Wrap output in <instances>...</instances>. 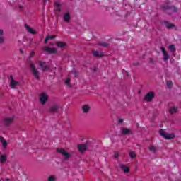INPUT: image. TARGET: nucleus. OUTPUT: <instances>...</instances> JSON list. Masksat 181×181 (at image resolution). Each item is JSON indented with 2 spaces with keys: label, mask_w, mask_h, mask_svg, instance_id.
I'll list each match as a JSON object with an SVG mask.
<instances>
[{
  "label": "nucleus",
  "mask_w": 181,
  "mask_h": 181,
  "mask_svg": "<svg viewBox=\"0 0 181 181\" xmlns=\"http://www.w3.org/2000/svg\"><path fill=\"white\" fill-rule=\"evenodd\" d=\"M30 69L35 78H36V80H40V74L33 62H30Z\"/></svg>",
  "instance_id": "obj_1"
},
{
  "label": "nucleus",
  "mask_w": 181,
  "mask_h": 181,
  "mask_svg": "<svg viewBox=\"0 0 181 181\" xmlns=\"http://www.w3.org/2000/svg\"><path fill=\"white\" fill-rule=\"evenodd\" d=\"M162 8L163 9L164 12L168 15H170V13L173 12H177V8L175 6L163 5L162 6Z\"/></svg>",
  "instance_id": "obj_2"
},
{
  "label": "nucleus",
  "mask_w": 181,
  "mask_h": 181,
  "mask_svg": "<svg viewBox=\"0 0 181 181\" xmlns=\"http://www.w3.org/2000/svg\"><path fill=\"white\" fill-rule=\"evenodd\" d=\"M57 152L64 156V160H69V159H70L71 157V155H70V153H67V151L63 148H57Z\"/></svg>",
  "instance_id": "obj_3"
},
{
  "label": "nucleus",
  "mask_w": 181,
  "mask_h": 181,
  "mask_svg": "<svg viewBox=\"0 0 181 181\" xmlns=\"http://www.w3.org/2000/svg\"><path fill=\"white\" fill-rule=\"evenodd\" d=\"M160 135L165 138V139H173L175 138V134H168L165 132L163 129L160 130Z\"/></svg>",
  "instance_id": "obj_4"
},
{
  "label": "nucleus",
  "mask_w": 181,
  "mask_h": 181,
  "mask_svg": "<svg viewBox=\"0 0 181 181\" xmlns=\"http://www.w3.org/2000/svg\"><path fill=\"white\" fill-rule=\"evenodd\" d=\"M15 118V116H11V117H6L3 119V124L5 125V127H8V125H11L12 122H13V119Z\"/></svg>",
  "instance_id": "obj_5"
},
{
  "label": "nucleus",
  "mask_w": 181,
  "mask_h": 181,
  "mask_svg": "<svg viewBox=\"0 0 181 181\" xmlns=\"http://www.w3.org/2000/svg\"><path fill=\"white\" fill-rule=\"evenodd\" d=\"M38 64L41 68L42 71H49V70H50V66L47 65L45 62L39 61Z\"/></svg>",
  "instance_id": "obj_6"
},
{
  "label": "nucleus",
  "mask_w": 181,
  "mask_h": 181,
  "mask_svg": "<svg viewBox=\"0 0 181 181\" xmlns=\"http://www.w3.org/2000/svg\"><path fill=\"white\" fill-rule=\"evenodd\" d=\"M39 100L41 104H42V105H45L47 100H49V97L47 96V94H46V93L43 92L40 95Z\"/></svg>",
  "instance_id": "obj_7"
},
{
  "label": "nucleus",
  "mask_w": 181,
  "mask_h": 181,
  "mask_svg": "<svg viewBox=\"0 0 181 181\" xmlns=\"http://www.w3.org/2000/svg\"><path fill=\"white\" fill-rule=\"evenodd\" d=\"M10 87L11 88H16V86L19 85V82L15 81L12 75L10 76Z\"/></svg>",
  "instance_id": "obj_8"
},
{
  "label": "nucleus",
  "mask_w": 181,
  "mask_h": 181,
  "mask_svg": "<svg viewBox=\"0 0 181 181\" xmlns=\"http://www.w3.org/2000/svg\"><path fill=\"white\" fill-rule=\"evenodd\" d=\"M44 52H47V53H49L50 54H54L57 51L56 50V48H52L49 47H43Z\"/></svg>",
  "instance_id": "obj_9"
},
{
  "label": "nucleus",
  "mask_w": 181,
  "mask_h": 181,
  "mask_svg": "<svg viewBox=\"0 0 181 181\" xmlns=\"http://www.w3.org/2000/svg\"><path fill=\"white\" fill-rule=\"evenodd\" d=\"M49 112H52V114H54L56 112H59V105L54 104L52 105L49 110Z\"/></svg>",
  "instance_id": "obj_10"
},
{
  "label": "nucleus",
  "mask_w": 181,
  "mask_h": 181,
  "mask_svg": "<svg viewBox=\"0 0 181 181\" xmlns=\"http://www.w3.org/2000/svg\"><path fill=\"white\" fill-rule=\"evenodd\" d=\"M155 98V93L153 92H149L145 96L146 101H152Z\"/></svg>",
  "instance_id": "obj_11"
},
{
  "label": "nucleus",
  "mask_w": 181,
  "mask_h": 181,
  "mask_svg": "<svg viewBox=\"0 0 181 181\" xmlns=\"http://www.w3.org/2000/svg\"><path fill=\"white\" fill-rule=\"evenodd\" d=\"M120 132H122L123 135H129V134H132L131 129L127 127H122L120 129Z\"/></svg>",
  "instance_id": "obj_12"
},
{
  "label": "nucleus",
  "mask_w": 181,
  "mask_h": 181,
  "mask_svg": "<svg viewBox=\"0 0 181 181\" xmlns=\"http://www.w3.org/2000/svg\"><path fill=\"white\" fill-rule=\"evenodd\" d=\"M161 52L163 54V60L165 62H168V60H169V54L166 52V49H165L163 47H161Z\"/></svg>",
  "instance_id": "obj_13"
},
{
  "label": "nucleus",
  "mask_w": 181,
  "mask_h": 181,
  "mask_svg": "<svg viewBox=\"0 0 181 181\" xmlns=\"http://www.w3.org/2000/svg\"><path fill=\"white\" fill-rule=\"evenodd\" d=\"M54 9L55 12H60V11H62V4H60V2L57 1L54 3Z\"/></svg>",
  "instance_id": "obj_14"
},
{
  "label": "nucleus",
  "mask_w": 181,
  "mask_h": 181,
  "mask_svg": "<svg viewBox=\"0 0 181 181\" xmlns=\"http://www.w3.org/2000/svg\"><path fill=\"white\" fill-rule=\"evenodd\" d=\"M78 150L81 153H83L85 151H87V144H78Z\"/></svg>",
  "instance_id": "obj_15"
},
{
  "label": "nucleus",
  "mask_w": 181,
  "mask_h": 181,
  "mask_svg": "<svg viewBox=\"0 0 181 181\" xmlns=\"http://www.w3.org/2000/svg\"><path fill=\"white\" fill-rule=\"evenodd\" d=\"M90 108L91 107L89 106V105H83L82 106V111L84 112V114H87L90 112Z\"/></svg>",
  "instance_id": "obj_16"
},
{
  "label": "nucleus",
  "mask_w": 181,
  "mask_h": 181,
  "mask_svg": "<svg viewBox=\"0 0 181 181\" xmlns=\"http://www.w3.org/2000/svg\"><path fill=\"white\" fill-rule=\"evenodd\" d=\"M0 142L1 143L3 148L6 149V146H8V141L3 136H0Z\"/></svg>",
  "instance_id": "obj_17"
},
{
  "label": "nucleus",
  "mask_w": 181,
  "mask_h": 181,
  "mask_svg": "<svg viewBox=\"0 0 181 181\" xmlns=\"http://www.w3.org/2000/svg\"><path fill=\"white\" fill-rule=\"evenodd\" d=\"M93 54L95 57H103L104 56L103 52L98 51H93Z\"/></svg>",
  "instance_id": "obj_18"
},
{
  "label": "nucleus",
  "mask_w": 181,
  "mask_h": 181,
  "mask_svg": "<svg viewBox=\"0 0 181 181\" xmlns=\"http://www.w3.org/2000/svg\"><path fill=\"white\" fill-rule=\"evenodd\" d=\"M25 27L27 29L28 32H29V33H31V35H36V31H35V30L30 28V27H29V25L25 24Z\"/></svg>",
  "instance_id": "obj_19"
},
{
  "label": "nucleus",
  "mask_w": 181,
  "mask_h": 181,
  "mask_svg": "<svg viewBox=\"0 0 181 181\" xmlns=\"http://www.w3.org/2000/svg\"><path fill=\"white\" fill-rule=\"evenodd\" d=\"M56 45L57 46V47H60L61 49H62V47H66V42H61V41H57L56 42Z\"/></svg>",
  "instance_id": "obj_20"
},
{
  "label": "nucleus",
  "mask_w": 181,
  "mask_h": 181,
  "mask_svg": "<svg viewBox=\"0 0 181 181\" xmlns=\"http://www.w3.org/2000/svg\"><path fill=\"white\" fill-rule=\"evenodd\" d=\"M164 25L167 28V29H172V28H175L174 24H172L168 21H164Z\"/></svg>",
  "instance_id": "obj_21"
},
{
  "label": "nucleus",
  "mask_w": 181,
  "mask_h": 181,
  "mask_svg": "<svg viewBox=\"0 0 181 181\" xmlns=\"http://www.w3.org/2000/svg\"><path fill=\"white\" fill-rule=\"evenodd\" d=\"M148 151H150V152H152V153H156V152H158V149L153 145H151L148 147Z\"/></svg>",
  "instance_id": "obj_22"
},
{
  "label": "nucleus",
  "mask_w": 181,
  "mask_h": 181,
  "mask_svg": "<svg viewBox=\"0 0 181 181\" xmlns=\"http://www.w3.org/2000/svg\"><path fill=\"white\" fill-rule=\"evenodd\" d=\"M120 169H122V170H123V172H124V173H128L129 172V168L125 165H121Z\"/></svg>",
  "instance_id": "obj_23"
},
{
  "label": "nucleus",
  "mask_w": 181,
  "mask_h": 181,
  "mask_svg": "<svg viewBox=\"0 0 181 181\" xmlns=\"http://www.w3.org/2000/svg\"><path fill=\"white\" fill-rule=\"evenodd\" d=\"M169 112L171 115L176 114L177 112V107L173 106L169 109Z\"/></svg>",
  "instance_id": "obj_24"
},
{
  "label": "nucleus",
  "mask_w": 181,
  "mask_h": 181,
  "mask_svg": "<svg viewBox=\"0 0 181 181\" xmlns=\"http://www.w3.org/2000/svg\"><path fill=\"white\" fill-rule=\"evenodd\" d=\"M64 22H70V14L69 13L64 15Z\"/></svg>",
  "instance_id": "obj_25"
},
{
  "label": "nucleus",
  "mask_w": 181,
  "mask_h": 181,
  "mask_svg": "<svg viewBox=\"0 0 181 181\" xmlns=\"http://www.w3.org/2000/svg\"><path fill=\"white\" fill-rule=\"evenodd\" d=\"M2 35H4V31L0 30V45L4 44V42H5V38L2 36Z\"/></svg>",
  "instance_id": "obj_26"
},
{
  "label": "nucleus",
  "mask_w": 181,
  "mask_h": 181,
  "mask_svg": "<svg viewBox=\"0 0 181 181\" xmlns=\"http://www.w3.org/2000/svg\"><path fill=\"white\" fill-rule=\"evenodd\" d=\"M7 160L6 156L1 155L0 156V162L1 163H5V162Z\"/></svg>",
  "instance_id": "obj_27"
},
{
  "label": "nucleus",
  "mask_w": 181,
  "mask_h": 181,
  "mask_svg": "<svg viewBox=\"0 0 181 181\" xmlns=\"http://www.w3.org/2000/svg\"><path fill=\"white\" fill-rule=\"evenodd\" d=\"M57 180V178L55 175H51L47 178V181H56Z\"/></svg>",
  "instance_id": "obj_28"
},
{
  "label": "nucleus",
  "mask_w": 181,
  "mask_h": 181,
  "mask_svg": "<svg viewBox=\"0 0 181 181\" xmlns=\"http://www.w3.org/2000/svg\"><path fill=\"white\" fill-rule=\"evenodd\" d=\"M98 45H99L100 46H101L102 47H107V46H108V43H107V42H100L98 43Z\"/></svg>",
  "instance_id": "obj_29"
},
{
  "label": "nucleus",
  "mask_w": 181,
  "mask_h": 181,
  "mask_svg": "<svg viewBox=\"0 0 181 181\" xmlns=\"http://www.w3.org/2000/svg\"><path fill=\"white\" fill-rule=\"evenodd\" d=\"M169 49L173 53H175V52H176V48H175V45H170Z\"/></svg>",
  "instance_id": "obj_30"
},
{
  "label": "nucleus",
  "mask_w": 181,
  "mask_h": 181,
  "mask_svg": "<svg viewBox=\"0 0 181 181\" xmlns=\"http://www.w3.org/2000/svg\"><path fill=\"white\" fill-rule=\"evenodd\" d=\"M65 84L68 87H71V84L70 83V78H67L65 81Z\"/></svg>",
  "instance_id": "obj_31"
},
{
  "label": "nucleus",
  "mask_w": 181,
  "mask_h": 181,
  "mask_svg": "<svg viewBox=\"0 0 181 181\" xmlns=\"http://www.w3.org/2000/svg\"><path fill=\"white\" fill-rule=\"evenodd\" d=\"M129 156L130 158H132V159H134V158H136V154H135V153L131 151L129 153Z\"/></svg>",
  "instance_id": "obj_32"
},
{
  "label": "nucleus",
  "mask_w": 181,
  "mask_h": 181,
  "mask_svg": "<svg viewBox=\"0 0 181 181\" xmlns=\"http://www.w3.org/2000/svg\"><path fill=\"white\" fill-rule=\"evenodd\" d=\"M172 85H173L172 81H167V87L168 88H172Z\"/></svg>",
  "instance_id": "obj_33"
},
{
  "label": "nucleus",
  "mask_w": 181,
  "mask_h": 181,
  "mask_svg": "<svg viewBox=\"0 0 181 181\" xmlns=\"http://www.w3.org/2000/svg\"><path fill=\"white\" fill-rule=\"evenodd\" d=\"M119 156V153H118V151L115 152L114 158L115 159H118Z\"/></svg>",
  "instance_id": "obj_34"
},
{
  "label": "nucleus",
  "mask_w": 181,
  "mask_h": 181,
  "mask_svg": "<svg viewBox=\"0 0 181 181\" xmlns=\"http://www.w3.org/2000/svg\"><path fill=\"white\" fill-rule=\"evenodd\" d=\"M49 40H53V39H56V35H48L47 36Z\"/></svg>",
  "instance_id": "obj_35"
},
{
  "label": "nucleus",
  "mask_w": 181,
  "mask_h": 181,
  "mask_svg": "<svg viewBox=\"0 0 181 181\" xmlns=\"http://www.w3.org/2000/svg\"><path fill=\"white\" fill-rule=\"evenodd\" d=\"M34 56H35V52L31 51L29 56L30 59H32V57H33Z\"/></svg>",
  "instance_id": "obj_36"
},
{
  "label": "nucleus",
  "mask_w": 181,
  "mask_h": 181,
  "mask_svg": "<svg viewBox=\"0 0 181 181\" xmlns=\"http://www.w3.org/2000/svg\"><path fill=\"white\" fill-rule=\"evenodd\" d=\"M122 122H124V119H121V118H119V119H118V123H119V124H122Z\"/></svg>",
  "instance_id": "obj_37"
},
{
  "label": "nucleus",
  "mask_w": 181,
  "mask_h": 181,
  "mask_svg": "<svg viewBox=\"0 0 181 181\" xmlns=\"http://www.w3.org/2000/svg\"><path fill=\"white\" fill-rule=\"evenodd\" d=\"M49 37L47 36V37H45V43H47V42H49Z\"/></svg>",
  "instance_id": "obj_38"
},
{
  "label": "nucleus",
  "mask_w": 181,
  "mask_h": 181,
  "mask_svg": "<svg viewBox=\"0 0 181 181\" xmlns=\"http://www.w3.org/2000/svg\"><path fill=\"white\" fill-rule=\"evenodd\" d=\"M20 11H22V6H19Z\"/></svg>",
  "instance_id": "obj_39"
},
{
  "label": "nucleus",
  "mask_w": 181,
  "mask_h": 181,
  "mask_svg": "<svg viewBox=\"0 0 181 181\" xmlns=\"http://www.w3.org/2000/svg\"><path fill=\"white\" fill-rule=\"evenodd\" d=\"M43 1V2L45 3V4H46V2H47V0H42Z\"/></svg>",
  "instance_id": "obj_40"
},
{
  "label": "nucleus",
  "mask_w": 181,
  "mask_h": 181,
  "mask_svg": "<svg viewBox=\"0 0 181 181\" xmlns=\"http://www.w3.org/2000/svg\"><path fill=\"white\" fill-rule=\"evenodd\" d=\"M6 181H9V179H6Z\"/></svg>",
  "instance_id": "obj_41"
},
{
  "label": "nucleus",
  "mask_w": 181,
  "mask_h": 181,
  "mask_svg": "<svg viewBox=\"0 0 181 181\" xmlns=\"http://www.w3.org/2000/svg\"><path fill=\"white\" fill-rule=\"evenodd\" d=\"M20 52L22 53V50H20Z\"/></svg>",
  "instance_id": "obj_42"
},
{
  "label": "nucleus",
  "mask_w": 181,
  "mask_h": 181,
  "mask_svg": "<svg viewBox=\"0 0 181 181\" xmlns=\"http://www.w3.org/2000/svg\"><path fill=\"white\" fill-rule=\"evenodd\" d=\"M150 60H152V58H151Z\"/></svg>",
  "instance_id": "obj_43"
},
{
  "label": "nucleus",
  "mask_w": 181,
  "mask_h": 181,
  "mask_svg": "<svg viewBox=\"0 0 181 181\" xmlns=\"http://www.w3.org/2000/svg\"><path fill=\"white\" fill-rule=\"evenodd\" d=\"M94 70H95V68H94Z\"/></svg>",
  "instance_id": "obj_44"
}]
</instances>
